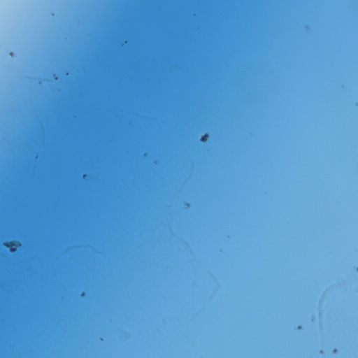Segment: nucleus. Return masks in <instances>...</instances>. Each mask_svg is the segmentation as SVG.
Masks as SVG:
<instances>
[{"label":"nucleus","instance_id":"1","mask_svg":"<svg viewBox=\"0 0 358 358\" xmlns=\"http://www.w3.org/2000/svg\"><path fill=\"white\" fill-rule=\"evenodd\" d=\"M3 245L10 250V252H15L17 247L20 246L19 242L16 241H6L3 243Z\"/></svg>","mask_w":358,"mask_h":358},{"label":"nucleus","instance_id":"2","mask_svg":"<svg viewBox=\"0 0 358 358\" xmlns=\"http://www.w3.org/2000/svg\"><path fill=\"white\" fill-rule=\"evenodd\" d=\"M208 138V134H205L204 135H203L201 137V139L200 141L201 142H206Z\"/></svg>","mask_w":358,"mask_h":358},{"label":"nucleus","instance_id":"3","mask_svg":"<svg viewBox=\"0 0 358 358\" xmlns=\"http://www.w3.org/2000/svg\"><path fill=\"white\" fill-rule=\"evenodd\" d=\"M357 271H358V268H357Z\"/></svg>","mask_w":358,"mask_h":358}]
</instances>
